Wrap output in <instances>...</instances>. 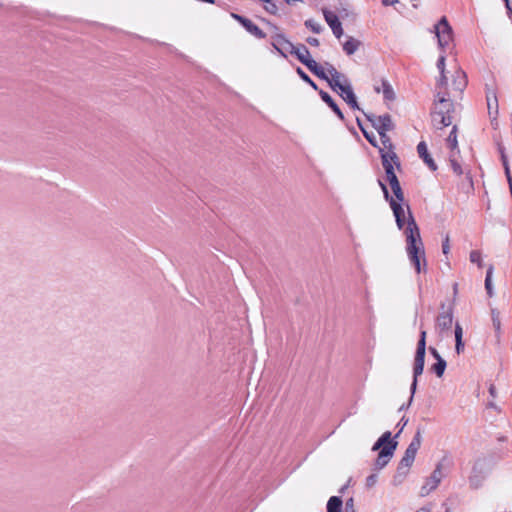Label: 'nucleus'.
I'll return each instance as SVG.
<instances>
[{"label": "nucleus", "mask_w": 512, "mask_h": 512, "mask_svg": "<svg viewBox=\"0 0 512 512\" xmlns=\"http://www.w3.org/2000/svg\"><path fill=\"white\" fill-rule=\"evenodd\" d=\"M383 190L384 196L389 201L390 207L393 211L397 227L403 230L406 238V252L411 264L414 266L417 273L426 272L427 263L425 259L424 245L420 236L419 227L410 211V207L402 200L390 197L387 187L384 183L379 182Z\"/></svg>", "instance_id": "1"}, {"label": "nucleus", "mask_w": 512, "mask_h": 512, "mask_svg": "<svg viewBox=\"0 0 512 512\" xmlns=\"http://www.w3.org/2000/svg\"><path fill=\"white\" fill-rule=\"evenodd\" d=\"M379 136L382 144V146L379 147V152L381 154L382 165L386 174V181L389 183L393 194H395L398 199L402 200L403 191L394 170L395 167L400 168L399 159L393 150V144L387 133L381 132Z\"/></svg>", "instance_id": "2"}, {"label": "nucleus", "mask_w": 512, "mask_h": 512, "mask_svg": "<svg viewBox=\"0 0 512 512\" xmlns=\"http://www.w3.org/2000/svg\"><path fill=\"white\" fill-rule=\"evenodd\" d=\"M330 75V87L339 93L341 98L353 109H359L353 89L344 75L339 73L333 66L328 67Z\"/></svg>", "instance_id": "3"}, {"label": "nucleus", "mask_w": 512, "mask_h": 512, "mask_svg": "<svg viewBox=\"0 0 512 512\" xmlns=\"http://www.w3.org/2000/svg\"><path fill=\"white\" fill-rule=\"evenodd\" d=\"M437 98L432 111V122L436 128L442 129L452 124L451 112L454 107L451 99L441 89H437Z\"/></svg>", "instance_id": "4"}, {"label": "nucleus", "mask_w": 512, "mask_h": 512, "mask_svg": "<svg viewBox=\"0 0 512 512\" xmlns=\"http://www.w3.org/2000/svg\"><path fill=\"white\" fill-rule=\"evenodd\" d=\"M397 442H393L391 440V432L387 431L382 434V436L376 441V443L373 445L372 450H379L381 447H383L375 461V468L378 470L383 469L388 462L390 461L391 457L393 456V452L396 449Z\"/></svg>", "instance_id": "5"}, {"label": "nucleus", "mask_w": 512, "mask_h": 512, "mask_svg": "<svg viewBox=\"0 0 512 512\" xmlns=\"http://www.w3.org/2000/svg\"><path fill=\"white\" fill-rule=\"evenodd\" d=\"M425 352H426V331L422 330L420 332V338L417 344V350L414 359V367H413V381L411 384V396L409 399L408 405L411 404L413 400V395L416 391L417 387V379L423 373L424 363H425Z\"/></svg>", "instance_id": "6"}, {"label": "nucleus", "mask_w": 512, "mask_h": 512, "mask_svg": "<svg viewBox=\"0 0 512 512\" xmlns=\"http://www.w3.org/2000/svg\"><path fill=\"white\" fill-rule=\"evenodd\" d=\"M442 468V463H438L433 472L431 473V475L425 479L423 485L420 488L421 497H426L431 492L437 489L444 476Z\"/></svg>", "instance_id": "7"}, {"label": "nucleus", "mask_w": 512, "mask_h": 512, "mask_svg": "<svg viewBox=\"0 0 512 512\" xmlns=\"http://www.w3.org/2000/svg\"><path fill=\"white\" fill-rule=\"evenodd\" d=\"M435 35L438 39V45L441 49L449 46L453 39L452 28L449 25L446 17H442L435 25Z\"/></svg>", "instance_id": "8"}, {"label": "nucleus", "mask_w": 512, "mask_h": 512, "mask_svg": "<svg viewBox=\"0 0 512 512\" xmlns=\"http://www.w3.org/2000/svg\"><path fill=\"white\" fill-rule=\"evenodd\" d=\"M422 438L421 433L418 431L415 436L413 437L412 441L408 445L404 456L402 457L399 466H401V469H408L412 466L415 456L417 454V451L419 450L421 446Z\"/></svg>", "instance_id": "9"}, {"label": "nucleus", "mask_w": 512, "mask_h": 512, "mask_svg": "<svg viewBox=\"0 0 512 512\" xmlns=\"http://www.w3.org/2000/svg\"><path fill=\"white\" fill-rule=\"evenodd\" d=\"M466 84H467V81H466L465 73L462 70H456L453 74V80H452L451 86L449 87L447 85L446 88L442 87L441 91L448 90V92L445 95L450 98V95H453V96L460 95L463 92V90L465 89Z\"/></svg>", "instance_id": "10"}, {"label": "nucleus", "mask_w": 512, "mask_h": 512, "mask_svg": "<svg viewBox=\"0 0 512 512\" xmlns=\"http://www.w3.org/2000/svg\"><path fill=\"white\" fill-rule=\"evenodd\" d=\"M366 118L371 122L372 126L377 130L378 134L387 133L394 127L391 116L389 114L383 115H367Z\"/></svg>", "instance_id": "11"}, {"label": "nucleus", "mask_w": 512, "mask_h": 512, "mask_svg": "<svg viewBox=\"0 0 512 512\" xmlns=\"http://www.w3.org/2000/svg\"><path fill=\"white\" fill-rule=\"evenodd\" d=\"M485 464L481 460H477L472 468L471 475L469 476V485L473 489H478L482 486L486 477Z\"/></svg>", "instance_id": "12"}, {"label": "nucleus", "mask_w": 512, "mask_h": 512, "mask_svg": "<svg viewBox=\"0 0 512 512\" xmlns=\"http://www.w3.org/2000/svg\"><path fill=\"white\" fill-rule=\"evenodd\" d=\"M271 44L283 57H287L288 54H293L295 47V45L281 33H275L271 36Z\"/></svg>", "instance_id": "13"}, {"label": "nucleus", "mask_w": 512, "mask_h": 512, "mask_svg": "<svg viewBox=\"0 0 512 512\" xmlns=\"http://www.w3.org/2000/svg\"><path fill=\"white\" fill-rule=\"evenodd\" d=\"M232 16L239 23H241L243 25V27H245V29L253 36H255L259 39H263L266 37V34L256 24H254L251 20H249L243 16L237 15V14H233Z\"/></svg>", "instance_id": "14"}, {"label": "nucleus", "mask_w": 512, "mask_h": 512, "mask_svg": "<svg viewBox=\"0 0 512 512\" xmlns=\"http://www.w3.org/2000/svg\"><path fill=\"white\" fill-rule=\"evenodd\" d=\"M324 17H325V20H326L327 24L332 29L333 34L337 38H340L342 36V34H343V29H342L341 22L339 21L337 15L335 13H333V12L325 10L324 11Z\"/></svg>", "instance_id": "15"}, {"label": "nucleus", "mask_w": 512, "mask_h": 512, "mask_svg": "<svg viewBox=\"0 0 512 512\" xmlns=\"http://www.w3.org/2000/svg\"><path fill=\"white\" fill-rule=\"evenodd\" d=\"M453 322V313L449 309L441 312L436 319V329L442 331L449 330Z\"/></svg>", "instance_id": "16"}, {"label": "nucleus", "mask_w": 512, "mask_h": 512, "mask_svg": "<svg viewBox=\"0 0 512 512\" xmlns=\"http://www.w3.org/2000/svg\"><path fill=\"white\" fill-rule=\"evenodd\" d=\"M374 90L377 93H382L383 98L387 102H392L395 100V92L387 80L382 79L380 85H375Z\"/></svg>", "instance_id": "17"}, {"label": "nucleus", "mask_w": 512, "mask_h": 512, "mask_svg": "<svg viewBox=\"0 0 512 512\" xmlns=\"http://www.w3.org/2000/svg\"><path fill=\"white\" fill-rule=\"evenodd\" d=\"M297 59L304 64L306 67L311 66L313 59L311 58L310 52L305 45H298L294 47L293 54Z\"/></svg>", "instance_id": "18"}, {"label": "nucleus", "mask_w": 512, "mask_h": 512, "mask_svg": "<svg viewBox=\"0 0 512 512\" xmlns=\"http://www.w3.org/2000/svg\"><path fill=\"white\" fill-rule=\"evenodd\" d=\"M417 152L419 154V157L432 171H435L437 169V165L435 164L434 160L428 153L427 145L425 142L422 141L417 145Z\"/></svg>", "instance_id": "19"}, {"label": "nucleus", "mask_w": 512, "mask_h": 512, "mask_svg": "<svg viewBox=\"0 0 512 512\" xmlns=\"http://www.w3.org/2000/svg\"><path fill=\"white\" fill-rule=\"evenodd\" d=\"M445 55H440L438 61H437V68L440 72V79L437 82L436 89H441L442 87L447 86V77L445 75Z\"/></svg>", "instance_id": "20"}, {"label": "nucleus", "mask_w": 512, "mask_h": 512, "mask_svg": "<svg viewBox=\"0 0 512 512\" xmlns=\"http://www.w3.org/2000/svg\"><path fill=\"white\" fill-rule=\"evenodd\" d=\"M321 99L336 113V115L343 120L344 116L341 110L339 109L338 105L334 102L332 97L324 91L320 92Z\"/></svg>", "instance_id": "21"}, {"label": "nucleus", "mask_w": 512, "mask_h": 512, "mask_svg": "<svg viewBox=\"0 0 512 512\" xmlns=\"http://www.w3.org/2000/svg\"><path fill=\"white\" fill-rule=\"evenodd\" d=\"M361 42L353 37H348L343 43V50L347 55L354 54L360 47Z\"/></svg>", "instance_id": "22"}, {"label": "nucleus", "mask_w": 512, "mask_h": 512, "mask_svg": "<svg viewBox=\"0 0 512 512\" xmlns=\"http://www.w3.org/2000/svg\"><path fill=\"white\" fill-rule=\"evenodd\" d=\"M307 68L312 72L314 73L316 76L322 78V79H325L329 82L330 80V75H329V72L328 70L325 71L324 68L322 66H320L315 60H313L311 62V66H307Z\"/></svg>", "instance_id": "23"}, {"label": "nucleus", "mask_w": 512, "mask_h": 512, "mask_svg": "<svg viewBox=\"0 0 512 512\" xmlns=\"http://www.w3.org/2000/svg\"><path fill=\"white\" fill-rule=\"evenodd\" d=\"M462 337H463V329L459 323H456V325H455V341H456L455 350H456L457 354H461L465 348L464 342L462 341Z\"/></svg>", "instance_id": "24"}, {"label": "nucleus", "mask_w": 512, "mask_h": 512, "mask_svg": "<svg viewBox=\"0 0 512 512\" xmlns=\"http://www.w3.org/2000/svg\"><path fill=\"white\" fill-rule=\"evenodd\" d=\"M342 499L338 496H332L327 503V512H341L342 511Z\"/></svg>", "instance_id": "25"}, {"label": "nucleus", "mask_w": 512, "mask_h": 512, "mask_svg": "<svg viewBox=\"0 0 512 512\" xmlns=\"http://www.w3.org/2000/svg\"><path fill=\"white\" fill-rule=\"evenodd\" d=\"M457 128L456 126H453L448 138H447V144L450 147L452 151L457 150L459 152L458 148V142H457V134H456Z\"/></svg>", "instance_id": "26"}, {"label": "nucleus", "mask_w": 512, "mask_h": 512, "mask_svg": "<svg viewBox=\"0 0 512 512\" xmlns=\"http://www.w3.org/2000/svg\"><path fill=\"white\" fill-rule=\"evenodd\" d=\"M408 471H409L408 469H401V466L398 465L397 472L393 477V481H392L393 485H395V486L400 485L406 478Z\"/></svg>", "instance_id": "27"}, {"label": "nucleus", "mask_w": 512, "mask_h": 512, "mask_svg": "<svg viewBox=\"0 0 512 512\" xmlns=\"http://www.w3.org/2000/svg\"><path fill=\"white\" fill-rule=\"evenodd\" d=\"M446 361L444 359H439L435 364L432 365L431 370L438 376L442 377L444 371L446 369Z\"/></svg>", "instance_id": "28"}, {"label": "nucleus", "mask_w": 512, "mask_h": 512, "mask_svg": "<svg viewBox=\"0 0 512 512\" xmlns=\"http://www.w3.org/2000/svg\"><path fill=\"white\" fill-rule=\"evenodd\" d=\"M357 124H358L359 128L361 129V131L363 132V135L367 139V141L374 147H377L378 145H377L376 136L372 132L369 133L368 131H366L365 128L362 126L361 121L359 119H357Z\"/></svg>", "instance_id": "29"}, {"label": "nucleus", "mask_w": 512, "mask_h": 512, "mask_svg": "<svg viewBox=\"0 0 512 512\" xmlns=\"http://www.w3.org/2000/svg\"><path fill=\"white\" fill-rule=\"evenodd\" d=\"M502 162H503V166H504V169H505V175L507 177V180H508L509 186H510V190L512 192V177H511L509 161H508L507 157L504 154H502Z\"/></svg>", "instance_id": "30"}, {"label": "nucleus", "mask_w": 512, "mask_h": 512, "mask_svg": "<svg viewBox=\"0 0 512 512\" xmlns=\"http://www.w3.org/2000/svg\"><path fill=\"white\" fill-rule=\"evenodd\" d=\"M487 106H488V111H489L490 115L492 114V110L494 108H495V114L497 113L498 104H497L496 96L494 94H492L491 96L487 95Z\"/></svg>", "instance_id": "31"}, {"label": "nucleus", "mask_w": 512, "mask_h": 512, "mask_svg": "<svg viewBox=\"0 0 512 512\" xmlns=\"http://www.w3.org/2000/svg\"><path fill=\"white\" fill-rule=\"evenodd\" d=\"M450 165L453 170V172L457 175H461L463 173L461 165L458 163V161L454 158V155L450 156Z\"/></svg>", "instance_id": "32"}, {"label": "nucleus", "mask_w": 512, "mask_h": 512, "mask_svg": "<svg viewBox=\"0 0 512 512\" xmlns=\"http://www.w3.org/2000/svg\"><path fill=\"white\" fill-rule=\"evenodd\" d=\"M297 74L301 77L302 80L307 82L311 87H313L314 89H317L316 84L301 68H297Z\"/></svg>", "instance_id": "33"}, {"label": "nucleus", "mask_w": 512, "mask_h": 512, "mask_svg": "<svg viewBox=\"0 0 512 512\" xmlns=\"http://www.w3.org/2000/svg\"><path fill=\"white\" fill-rule=\"evenodd\" d=\"M470 261L476 263L478 266H482V255L479 251L474 250L470 253Z\"/></svg>", "instance_id": "34"}, {"label": "nucleus", "mask_w": 512, "mask_h": 512, "mask_svg": "<svg viewBox=\"0 0 512 512\" xmlns=\"http://www.w3.org/2000/svg\"><path fill=\"white\" fill-rule=\"evenodd\" d=\"M377 481H378V475H377V473H372L371 475H369V476L366 478V483H365V485H366V487H367L368 489H370V488H372V487H374V486L376 485Z\"/></svg>", "instance_id": "35"}, {"label": "nucleus", "mask_w": 512, "mask_h": 512, "mask_svg": "<svg viewBox=\"0 0 512 512\" xmlns=\"http://www.w3.org/2000/svg\"><path fill=\"white\" fill-rule=\"evenodd\" d=\"M306 27L310 28L314 33L321 32V25L313 20H307L305 22Z\"/></svg>", "instance_id": "36"}, {"label": "nucleus", "mask_w": 512, "mask_h": 512, "mask_svg": "<svg viewBox=\"0 0 512 512\" xmlns=\"http://www.w3.org/2000/svg\"><path fill=\"white\" fill-rule=\"evenodd\" d=\"M491 275H492V268L490 267L487 271L486 279H485V288L489 295H492Z\"/></svg>", "instance_id": "37"}, {"label": "nucleus", "mask_w": 512, "mask_h": 512, "mask_svg": "<svg viewBox=\"0 0 512 512\" xmlns=\"http://www.w3.org/2000/svg\"><path fill=\"white\" fill-rule=\"evenodd\" d=\"M442 252L444 255H448L450 252L449 236L446 235L442 243Z\"/></svg>", "instance_id": "38"}, {"label": "nucleus", "mask_w": 512, "mask_h": 512, "mask_svg": "<svg viewBox=\"0 0 512 512\" xmlns=\"http://www.w3.org/2000/svg\"><path fill=\"white\" fill-rule=\"evenodd\" d=\"M266 3L265 5V9L266 11H268L269 13H276L277 11V6L271 1V0H268V1H264Z\"/></svg>", "instance_id": "39"}, {"label": "nucleus", "mask_w": 512, "mask_h": 512, "mask_svg": "<svg viewBox=\"0 0 512 512\" xmlns=\"http://www.w3.org/2000/svg\"><path fill=\"white\" fill-rule=\"evenodd\" d=\"M429 351L430 353L432 354V356L436 359V361H439V359H443L439 352L434 348V347H430L429 348Z\"/></svg>", "instance_id": "40"}, {"label": "nucleus", "mask_w": 512, "mask_h": 512, "mask_svg": "<svg viewBox=\"0 0 512 512\" xmlns=\"http://www.w3.org/2000/svg\"><path fill=\"white\" fill-rule=\"evenodd\" d=\"M407 422H408V420L404 419V417L400 420V422L398 423V426H400V429H399L398 433L396 434V437H398V435L401 433L403 428L406 426Z\"/></svg>", "instance_id": "41"}, {"label": "nucleus", "mask_w": 512, "mask_h": 512, "mask_svg": "<svg viewBox=\"0 0 512 512\" xmlns=\"http://www.w3.org/2000/svg\"><path fill=\"white\" fill-rule=\"evenodd\" d=\"M307 43L310 44L311 46H318L319 40L314 37H309V38H307Z\"/></svg>", "instance_id": "42"}, {"label": "nucleus", "mask_w": 512, "mask_h": 512, "mask_svg": "<svg viewBox=\"0 0 512 512\" xmlns=\"http://www.w3.org/2000/svg\"><path fill=\"white\" fill-rule=\"evenodd\" d=\"M382 4L385 6H391L398 2V0H381Z\"/></svg>", "instance_id": "43"}, {"label": "nucleus", "mask_w": 512, "mask_h": 512, "mask_svg": "<svg viewBox=\"0 0 512 512\" xmlns=\"http://www.w3.org/2000/svg\"><path fill=\"white\" fill-rule=\"evenodd\" d=\"M505 2H506L507 9L512 14V0H505Z\"/></svg>", "instance_id": "44"}, {"label": "nucleus", "mask_w": 512, "mask_h": 512, "mask_svg": "<svg viewBox=\"0 0 512 512\" xmlns=\"http://www.w3.org/2000/svg\"><path fill=\"white\" fill-rule=\"evenodd\" d=\"M416 512H430V509L427 508V507H421L420 509H418Z\"/></svg>", "instance_id": "45"}, {"label": "nucleus", "mask_w": 512, "mask_h": 512, "mask_svg": "<svg viewBox=\"0 0 512 512\" xmlns=\"http://www.w3.org/2000/svg\"><path fill=\"white\" fill-rule=\"evenodd\" d=\"M346 506L347 507H353V499H349L347 502H346Z\"/></svg>", "instance_id": "46"}, {"label": "nucleus", "mask_w": 512, "mask_h": 512, "mask_svg": "<svg viewBox=\"0 0 512 512\" xmlns=\"http://www.w3.org/2000/svg\"><path fill=\"white\" fill-rule=\"evenodd\" d=\"M286 3L288 4H294L295 2H297L298 0H285Z\"/></svg>", "instance_id": "47"}, {"label": "nucleus", "mask_w": 512, "mask_h": 512, "mask_svg": "<svg viewBox=\"0 0 512 512\" xmlns=\"http://www.w3.org/2000/svg\"><path fill=\"white\" fill-rule=\"evenodd\" d=\"M445 512H452V511H451L450 509H446V511H445Z\"/></svg>", "instance_id": "48"}]
</instances>
